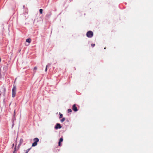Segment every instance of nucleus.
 I'll list each match as a JSON object with an SVG mask.
<instances>
[{
  "label": "nucleus",
  "instance_id": "nucleus-1",
  "mask_svg": "<svg viewBox=\"0 0 153 153\" xmlns=\"http://www.w3.org/2000/svg\"><path fill=\"white\" fill-rule=\"evenodd\" d=\"M16 85H13L12 90V97H15L16 94Z\"/></svg>",
  "mask_w": 153,
  "mask_h": 153
},
{
  "label": "nucleus",
  "instance_id": "nucleus-2",
  "mask_svg": "<svg viewBox=\"0 0 153 153\" xmlns=\"http://www.w3.org/2000/svg\"><path fill=\"white\" fill-rule=\"evenodd\" d=\"M86 36L88 38H91L93 36V33L91 31H89L86 33Z\"/></svg>",
  "mask_w": 153,
  "mask_h": 153
},
{
  "label": "nucleus",
  "instance_id": "nucleus-3",
  "mask_svg": "<svg viewBox=\"0 0 153 153\" xmlns=\"http://www.w3.org/2000/svg\"><path fill=\"white\" fill-rule=\"evenodd\" d=\"M34 142L32 144V146H35L37 144V143L39 141V139L37 138H35L33 140Z\"/></svg>",
  "mask_w": 153,
  "mask_h": 153
},
{
  "label": "nucleus",
  "instance_id": "nucleus-4",
  "mask_svg": "<svg viewBox=\"0 0 153 153\" xmlns=\"http://www.w3.org/2000/svg\"><path fill=\"white\" fill-rule=\"evenodd\" d=\"M55 128L57 129L58 128H62V126L59 123H57L54 127Z\"/></svg>",
  "mask_w": 153,
  "mask_h": 153
},
{
  "label": "nucleus",
  "instance_id": "nucleus-5",
  "mask_svg": "<svg viewBox=\"0 0 153 153\" xmlns=\"http://www.w3.org/2000/svg\"><path fill=\"white\" fill-rule=\"evenodd\" d=\"M73 110L74 111H78L77 108L76 106V104H74L72 106V108Z\"/></svg>",
  "mask_w": 153,
  "mask_h": 153
},
{
  "label": "nucleus",
  "instance_id": "nucleus-6",
  "mask_svg": "<svg viewBox=\"0 0 153 153\" xmlns=\"http://www.w3.org/2000/svg\"><path fill=\"white\" fill-rule=\"evenodd\" d=\"M63 141V139L62 137L60 138L59 141V142L58 145L59 146H61V143Z\"/></svg>",
  "mask_w": 153,
  "mask_h": 153
},
{
  "label": "nucleus",
  "instance_id": "nucleus-7",
  "mask_svg": "<svg viewBox=\"0 0 153 153\" xmlns=\"http://www.w3.org/2000/svg\"><path fill=\"white\" fill-rule=\"evenodd\" d=\"M23 139H21L20 140L19 144V146L21 145V144L23 143Z\"/></svg>",
  "mask_w": 153,
  "mask_h": 153
},
{
  "label": "nucleus",
  "instance_id": "nucleus-8",
  "mask_svg": "<svg viewBox=\"0 0 153 153\" xmlns=\"http://www.w3.org/2000/svg\"><path fill=\"white\" fill-rule=\"evenodd\" d=\"M31 42V39H27L26 40V42L30 43Z\"/></svg>",
  "mask_w": 153,
  "mask_h": 153
},
{
  "label": "nucleus",
  "instance_id": "nucleus-9",
  "mask_svg": "<svg viewBox=\"0 0 153 153\" xmlns=\"http://www.w3.org/2000/svg\"><path fill=\"white\" fill-rule=\"evenodd\" d=\"M30 149H31V148L28 149L27 150H26L25 151V153H27L30 150Z\"/></svg>",
  "mask_w": 153,
  "mask_h": 153
},
{
  "label": "nucleus",
  "instance_id": "nucleus-10",
  "mask_svg": "<svg viewBox=\"0 0 153 153\" xmlns=\"http://www.w3.org/2000/svg\"><path fill=\"white\" fill-rule=\"evenodd\" d=\"M65 120V118H62L61 120V122H63Z\"/></svg>",
  "mask_w": 153,
  "mask_h": 153
},
{
  "label": "nucleus",
  "instance_id": "nucleus-11",
  "mask_svg": "<svg viewBox=\"0 0 153 153\" xmlns=\"http://www.w3.org/2000/svg\"><path fill=\"white\" fill-rule=\"evenodd\" d=\"M42 11L43 10L42 9H41L39 10V12L40 14H42Z\"/></svg>",
  "mask_w": 153,
  "mask_h": 153
},
{
  "label": "nucleus",
  "instance_id": "nucleus-12",
  "mask_svg": "<svg viewBox=\"0 0 153 153\" xmlns=\"http://www.w3.org/2000/svg\"><path fill=\"white\" fill-rule=\"evenodd\" d=\"M68 113L71 112H72V110L71 109H68Z\"/></svg>",
  "mask_w": 153,
  "mask_h": 153
},
{
  "label": "nucleus",
  "instance_id": "nucleus-13",
  "mask_svg": "<svg viewBox=\"0 0 153 153\" xmlns=\"http://www.w3.org/2000/svg\"><path fill=\"white\" fill-rule=\"evenodd\" d=\"M62 114L59 113V118H61L62 117Z\"/></svg>",
  "mask_w": 153,
  "mask_h": 153
},
{
  "label": "nucleus",
  "instance_id": "nucleus-14",
  "mask_svg": "<svg viewBox=\"0 0 153 153\" xmlns=\"http://www.w3.org/2000/svg\"><path fill=\"white\" fill-rule=\"evenodd\" d=\"M15 115H16V110H15L14 111V114H13V116L14 117L15 116Z\"/></svg>",
  "mask_w": 153,
  "mask_h": 153
},
{
  "label": "nucleus",
  "instance_id": "nucleus-15",
  "mask_svg": "<svg viewBox=\"0 0 153 153\" xmlns=\"http://www.w3.org/2000/svg\"><path fill=\"white\" fill-rule=\"evenodd\" d=\"M91 46L92 47H94L95 46V44H92L91 45Z\"/></svg>",
  "mask_w": 153,
  "mask_h": 153
},
{
  "label": "nucleus",
  "instance_id": "nucleus-16",
  "mask_svg": "<svg viewBox=\"0 0 153 153\" xmlns=\"http://www.w3.org/2000/svg\"><path fill=\"white\" fill-rule=\"evenodd\" d=\"M47 67H48V65H46V68H45V71H47Z\"/></svg>",
  "mask_w": 153,
  "mask_h": 153
},
{
  "label": "nucleus",
  "instance_id": "nucleus-17",
  "mask_svg": "<svg viewBox=\"0 0 153 153\" xmlns=\"http://www.w3.org/2000/svg\"><path fill=\"white\" fill-rule=\"evenodd\" d=\"M37 69V68L36 67H35L34 68V70H36Z\"/></svg>",
  "mask_w": 153,
  "mask_h": 153
},
{
  "label": "nucleus",
  "instance_id": "nucleus-18",
  "mask_svg": "<svg viewBox=\"0 0 153 153\" xmlns=\"http://www.w3.org/2000/svg\"><path fill=\"white\" fill-rule=\"evenodd\" d=\"M13 146H14V144H13Z\"/></svg>",
  "mask_w": 153,
  "mask_h": 153
},
{
  "label": "nucleus",
  "instance_id": "nucleus-19",
  "mask_svg": "<svg viewBox=\"0 0 153 153\" xmlns=\"http://www.w3.org/2000/svg\"><path fill=\"white\" fill-rule=\"evenodd\" d=\"M106 47H105L104 48V49H106Z\"/></svg>",
  "mask_w": 153,
  "mask_h": 153
}]
</instances>
